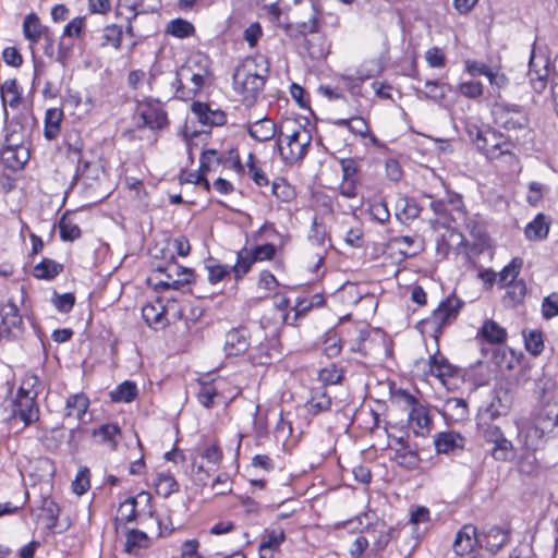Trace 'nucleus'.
Returning a JSON list of instances; mask_svg holds the SVG:
<instances>
[{
    "label": "nucleus",
    "instance_id": "19",
    "mask_svg": "<svg viewBox=\"0 0 558 558\" xmlns=\"http://www.w3.org/2000/svg\"><path fill=\"white\" fill-rule=\"evenodd\" d=\"M477 542H482V538L476 537V527L466 524L457 533L452 548L458 556H463L471 553Z\"/></svg>",
    "mask_w": 558,
    "mask_h": 558
},
{
    "label": "nucleus",
    "instance_id": "8",
    "mask_svg": "<svg viewBox=\"0 0 558 558\" xmlns=\"http://www.w3.org/2000/svg\"><path fill=\"white\" fill-rule=\"evenodd\" d=\"M464 302L454 294L449 295L440 302L437 308L433 311L425 323L429 325L437 336L441 333L442 329L450 325L459 315Z\"/></svg>",
    "mask_w": 558,
    "mask_h": 558
},
{
    "label": "nucleus",
    "instance_id": "9",
    "mask_svg": "<svg viewBox=\"0 0 558 558\" xmlns=\"http://www.w3.org/2000/svg\"><path fill=\"white\" fill-rule=\"evenodd\" d=\"M474 143L480 151L489 159H498L504 156L513 158L511 153L512 145L495 131H478Z\"/></svg>",
    "mask_w": 558,
    "mask_h": 558
},
{
    "label": "nucleus",
    "instance_id": "41",
    "mask_svg": "<svg viewBox=\"0 0 558 558\" xmlns=\"http://www.w3.org/2000/svg\"><path fill=\"white\" fill-rule=\"evenodd\" d=\"M396 208V217L403 223L417 218L421 213V208L416 205V203L408 198H400Z\"/></svg>",
    "mask_w": 558,
    "mask_h": 558
},
{
    "label": "nucleus",
    "instance_id": "40",
    "mask_svg": "<svg viewBox=\"0 0 558 558\" xmlns=\"http://www.w3.org/2000/svg\"><path fill=\"white\" fill-rule=\"evenodd\" d=\"M536 62L534 57L530 60L529 77L533 89L537 93H542L547 84L548 69L543 65L542 69H535Z\"/></svg>",
    "mask_w": 558,
    "mask_h": 558
},
{
    "label": "nucleus",
    "instance_id": "54",
    "mask_svg": "<svg viewBox=\"0 0 558 558\" xmlns=\"http://www.w3.org/2000/svg\"><path fill=\"white\" fill-rule=\"evenodd\" d=\"M526 294V286L524 281L519 280L508 286L506 300L511 306L521 303Z\"/></svg>",
    "mask_w": 558,
    "mask_h": 558
},
{
    "label": "nucleus",
    "instance_id": "52",
    "mask_svg": "<svg viewBox=\"0 0 558 558\" xmlns=\"http://www.w3.org/2000/svg\"><path fill=\"white\" fill-rule=\"evenodd\" d=\"M337 124L347 126L352 133L360 135L362 137H365L369 131L367 122L361 117L341 119L337 122Z\"/></svg>",
    "mask_w": 558,
    "mask_h": 558
},
{
    "label": "nucleus",
    "instance_id": "1",
    "mask_svg": "<svg viewBox=\"0 0 558 558\" xmlns=\"http://www.w3.org/2000/svg\"><path fill=\"white\" fill-rule=\"evenodd\" d=\"M269 75V62L263 54L246 57L234 70L233 88L242 102L253 106L265 87Z\"/></svg>",
    "mask_w": 558,
    "mask_h": 558
},
{
    "label": "nucleus",
    "instance_id": "11",
    "mask_svg": "<svg viewBox=\"0 0 558 558\" xmlns=\"http://www.w3.org/2000/svg\"><path fill=\"white\" fill-rule=\"evenodd\" d=\"M22 331L23 318L13 300L0 303V339H15Z\"/></svg>",
    "mask_w": 558,
    "mask_h": 558
},
{
    "label": "nucleus",
    "instance_id": "59",
    "mask_svg": "<svg viewBox=\"0 0 558 558\" xmlns=\"http://www.w3.org/2000/svg\"><path fill=\"white\" fill-rule=\"evenodd\" d=\"M542 315L545 319L558 316V292H553L543 300Z\"/></svg>",
    "mask_w": 558,
    "mask_h": 558
},
{
    "label": "nucleus",
    "instance_id": "35",
    "mask_svg": "<svg viewBox=\"0 0 558 558\" xmlns=\"http://www.w3.org/2000/svg\"><path fill=\"white\" fill-rule=\"evenodd\" d=\"M63 270V266L53 259L44 258L34 267L33 274L37 279L51 280Z\"/></svg>",
    "mask_w": 558,
    "mask_h": 558
},
{
    "label": "nucleus",
    "instance_id": "26",
    "mask_svg": "<svg viewBox=\"0 0 558 558\" xmlns=\"http://www.w3.org/2000/svg\"><path fill=\"white\" fill-rule=\"evenodd\" d=\"M142 315L146 324L151 328H163L168 324L165 306L160 302L143 306Z\"/></svg>",
    "mask_w": 558,
    "mask_h": 558
},
{
    "label": "nucleus",
    "instance_id": "22",
    "mask_svg": "<svg viewBox=\"0 0 558 558\" xmlns=\"http://www.w3.org/2000/svg\"><path fill=\"white\" fill-rule=\"evenodd\" d=\"M330 408L331 397L328 395L326 387H314L311 390V398L306 402L307 412L312 415H318L329 411Z\"/></svg>",
    "mask_w": 558,
    "mask_h": 558
},
{
    "label": "nucleus",
    "instance_id": "44",
    "mask_svg": "<svg viewBox=\"0 0 558 558\" xmlns=\"http://www.w3.org/2000/svg\"><path fill=\"white\" fill-rule=\"evenodd\" d=\"M120 434L117 424H104L99 428L94 429L93 437L98 438L101 444H108L111 448H116V436Z\"/></svg>",
    "mask_w": 558,
    "mask_h": 558
},
{
    "label": "nucleus",
    "instance_id": "16",
    "mask_svg": "<svg viewBox=\"0 0 558 558\" xmlns=\"http://www.w3.org/2000/svg\"><path fill=\"white\" fill-rule=\"evenodd\" d=\"M250 348L251 335L246 328H233L226 333L223 350L227 356H239Z\"/></svg>",
    "mask_w": 558,
    "mask_h": 558
},
{
    "label": "nucleus",
    "instance_id": "27",
    "mask_svg": "<svg viewBox=\"0 0 558 558\" xmlns=\"http://www.w3.org/2000/svg\"><path fill=\"white\" fill-rule=\"evenodd\" d=\"M425 89L418 90L420 97L432 100L436 104H442L446 99L448 92L451 90L449 84H444L438 81L427 80L424 83Z\"/></svg>",
    "mask_w": 558,
    "mask_h": 558
},
{
    "label": "nucleus",
    "instance_id": "28",
    "mask_svg": "<svg viewBox=\"0 0 558 558\" xmlns=\"http://www.w3.org/2000/svg\"><path fill=\"white\" fill-rule=\"evenodd\" d=\"M275 353L277 350L272 341L265 340L251 347L250 357L254 364L267 365L271 363Z\"/></svg>",
    "mask_w": 558,
    "mask_h": 558
},
{
    "label": "nucleus",
    "instance_id": "6",
    "mask_svg": "<svg viewBox=\"0 0 558 558\" xmlns=\"http://www.w3.org/2000/svg\"><path fill=\"white\" fill-rule=\"evenodd\" d=\"M492 117L496 125L507 129L517 130L527 125V116L520 107L515 104H508L504 100H496L492 105Z\"/></svg>",
    "mask_w": 558,
    "mask_h": 558
},
{
    "label": "nucleus",
    "instance_id": "23",
    "mask_svg": "<svg viewBox=\"0 0 558 558\" xmlns=\"http://www.w3.org/2000/svg\"><path fill=\"white\" fill-rule=\"evenodd\" d=\"M428 365L429 373L442 384H446V380L453 377L457 372L456 367L439 352L429 356Z\"/></svg>",
    "mask_w": 558,
    "mask_h": 558
},
{
    "label": "nucleus",
    "instance_id": "13",
    "mask_svg": "<svg viewBox=\"0 0 558 558\" xmlns=\"http://www.w3.org/2000/svg\"><path fill=\"white\" fill-rule=\"evenodd\" d=\"M10 411L12 420H21L24 426H27L39 418V409L36 404L34 395H20L10 402Z\"/></svg>",
    "mask_w": 558,
    "mask_h": 558
},
{
    "label": "nucleus",
    "instance_id": "20",
    "mask_svg": "<svg viewBox=\"0 0 558 558\" xmlns=\"http://www.w3.org/2000/svg\"><path fill=\"white\" fill-rule=\"evenodd\" d=\"M251 137L258 142H267L279 135V126L269 118H262L247 125Z\"/></svg>",
    "mask_w": 558,
    "mask_h": 558
},
{
    "label": "nucleus",
    "instance_id": "64",
    "mask_svg": "<svg viewBox=\"0 0 558 558\" xmlns=\"http://www.w3.org/2000/svg\"><path fill=\"white\" fill-rule=\"evenodd\" d=\"M425 60L430 68L440 69L446 65L445 53L438 47H433L425 52Z\"/></svg>",
    "mask_w": 558,
    "mask_h": 558
},
{
    "label": "nucleus",
    "instance_id": "45",
    "mask_svg": "<svg viewBox=\"0 0 558 558\" xmlns=\"http://www.w3.org/2000/svg\"><path fill=\"white\" fill-rule=\"evenodd\" d=\"M206 269L208 271V280L213 284L220 282L232 272L231 267L221 265L214 258L206 260Z\"/></svg>",
    "mask_w": 558,
    "mask_h": 558
},
{
    "label": "nucleus",
    "instance_id": "10",
    "mask_svg": "<svg viewBox=\"0 0 558 558\" xmlns=\"http://www.w3.org/2000/svg\"><path fill=\"white\" fill-rule=\"evenodd\" d=\"M242 170V165L238 153L218 151L217 149L204 150L199 158V172L207 174L208 172H217L219 168Z\"/></svg>",
    "mask_w": 558,
    "mask_h": 558
},
{
    "label": "nucleus",
    "instance_id": "42",
    "mask_svg": "<svg viewBox=\"0 0 558 558\" xmlns=\"http://www.w3.org/2000/svg\"><path fill=\"white\" fill-rule=\"evenodd\" d=\"M137 387L135 383L125 380L110 392V397L116 402H131L137 396Z\"/></svg>",
    "mask_w": 558,
    "mask_h": 558
},
{
    "label": "nucleus",
    "instance_id": "30",
    "mask_svg": "<svg viewBox=\"0 0 558 558\" xmlns=\"http://www.w3.org/2000/svg\"><path fill=\"white\" fill-rule=\"evenodd\" d=\"M63 111L59 108H50L45 114L44 135L48 141L57 138L61 130Z\"/></svg>",
    "mask_w": 558,
    "mask_h": 558
},
{
    "label": "nucleus",
    "instance_id": "61",
    "mask_svg": "<svg viewBox=\"0 0 558 558\" xmlns=\"http://www.w3.org/2000/svg\"><path fill=\"white\" fill-rule=\"evenodd\" d=\"M255 263L271 260L276 254V247L271 243H266L263 245H257L254 248L250 250Z\"/></svg>",
    "mask_w": 558,
    "mask_h": 558
},
{
    "label": "nucleus",
    "instance_id": "58",
    "mask_svg": "<svg viewBox=\"0 0 558 558\" xmlns=\"http://www.w3.org/2000/svg\"><path fill=\"white\" fill-rule=\"evenodd\" d=\"M483 84L478 81L462 82L458 86V92L470 99H476L483 95Z\"/></svg>",
    "mask_w": 558,
    "mask_h": 558
},
{
    "label": "nucleus",
    "instance_id": "51",
    "mask_svg": "<svg viewBox=\"0 0 558 558\" xmlns=\"http://www.w3.org/2000/svg\"><path fill=\"white\" fill-rule=\"evenodd\" d=\"M60 238L63 241H74L81 236L80 227L72 222L66 216H63L59 222Z\"/></svg>",
    "mask_w": 558,
    "mask_h": 558
},
{
    "label": "nucleus",
    "instance_id": "33",
    "mask_svg": "<svg viewBox=\"0 0 558 558\" xmlns=\"http://www.w3.org/2000/svg\"><path fill=\"white\" fill-rule=\"evenodd\" d=\"M154 485L156 488V493L163 498L169 497L171 494L178 492L179 489V484L175 481L174 476L170 473L165 472L156 474Z\"/></svg>",
    "mask_w": 558,
    "mask_h": 558
},
{
    "label": "nucleus",
    "instance_id": "25",
    "mask_svg": "<svg viewBox=\"0 0 558 558\" xmlns=\"http://www.w3.org/2000/svg\"><path fill=\"white\" fill-rule=\"evenodd\" d=\"M88 405L89 400L84 393L72 395L66 399L64 408V417L68 420L73 418L76 422H80L86 414Z\"/></svg>",
    "mask_w": 558,
    "mask_h": 558
},
{
    "label": "nucleus",
    "instance_id": "36",
    "mask_svg": "<svg viewBox=\"0 0 558 558\" xmlns=\"http://www.w3.org/2000/svg\"><path fill=\"white\" fill-rule=\"evenodd\" d=\"M391 241L399 247V251L403 257L415 256L423 248V245L418 239L410 235L396 236Z\"/></svg>",
    "mask_w": 558,
    "mask_h": 558
},
{
    "label": "nucleus",
    "instance_id": "5",
    "mask_svg": "<svg viewBox=\"0 0 558 558\" xmlns=\"http://www.w3.org/2000/svg\"><path fill=\"white\" fill-rule=\"evenodd\" d=\"M147 86L163 99L179 98L181 81L178 71H162L158 63H154L149 70Z\"/></svg>",
    "mask_w": 558,
    "mask_h": 558
},
{
    "label": "nucleus",
    "instance_id": "57",
    "mask_svg": "<svg viewBox=\"0 0 558 558\" xmlns=\"http://www.w3.org/2000/svg\"><path fill=\"white\" fill-rule=\"evenodd\" d=\"M286 534L282 529L267 531L266 536L262 542V550L265 548H270L274 551L278 550Z\"/></svg>",
    "mask_w": 558,
    "mask_h": 558
},
{
    "label": "nucleus",
    "instance_id": "21",
    "mask_svg": "<svg viewBox=\"0 0 558 558\" xmlns=\"http://www.w3.org/2000/svg\"><path fill=\"white\" fill-rule=\"evenodd\" d=\"M192 112L197 120L208 126H220L226 123V114L221 110H211L207 104L194 102Z\"/></svg>",
    "mask_w": 558,
    "mask_h": 558
},
{
    "label": "nucleus",
    "instance_id": "46",
    "mask_svg": "<svg viewBox=\"0 0 558 558\" xmlns=\"http://www.w3.org/2000/svg\"><path fill=\"white\" fill-rule=\"evenodd\" d=\"M522 265V259L513 258L511 263L504 267V269L498 274V283L501 287H506L515 282V278L518 277Z\"/></svg>",
    "mask_w": 558,
    "mask_h": 558
},
{
    "label": "nucleus",
    "instance_id": "29",
    "mask_svg": "<svg viewBox=\"0 0 558 558\" xmlns=\"http://www.w3.org/2000/svg\"><path fill=\"white\" fill-rule=\"evenodd\" d=\"M463 441V437L459 434L448 432L438 434L434 444L438 453H449L451 451L462 449Z\"/></svg>",
    "mask_w": 558,
    "mask_h": 558
},
{
    "label": "nucleus",
    "instance_id": "15",
    "mask_svg": "<svg viewBox=\"0 0 558 558\" xmlns=\"http://www.w3.org/2000/svg\"><path fill=\"white\" fill-rule=\"evenodd\" d=\"M29 159V149L26 145L3 143L0 151L1 163L12 170L17 171L24 168Z\"/></svg>",
    "mask_w": 558,
    "mask_h": 558
},
{
    "label": "nucleus",
    "instance_id": "37",
    "mask_svg": "<svg viewBox=\"0 0 558 558\" xmlns=\"http://www.w3.org/2000/svg\"><path fill=\"white\" fill-rule=\"evenodd\" d=\"M255 263L250 250L244 247L236 254V263L231 267L234 279L238 281L243 278L252 268Z\"/></svg>",
    "mask_w": 558,
    "mask_h": 558
},
{
    "label": "nucleus",
    "instance_id": "47",
    "mask_svg": "<svg viewBox=\"0 0 558 558\" xmlns=\"http://www.w3.org/2000/svg\"><path fill=\"white\" fill-rule=\"evenodd\" d=\"M493 432L497 433V438L493 439V442L495 444L492 450L493 456L497 460H507L512 449V444L504 437L499 427H494Z\"/></svg>",
    "mask_w": 558,
    "mask_h": 558
},
{
    "label": "nucleus",
    "instance_id": "4",
    "mask_svg": "<svg viewBox=\"0 0 558 558\" xmlns=\"http://www.w3.org/2000/svg\"><path fill=\"white\" fill-rule=\"evenodd\" d=\"M558 426V413L547 407L535 410L529 422L520 428V436L526 449L537 450L541 448L547 436Z\"/></svg>",
    "mask_w": 558,
    "mask_h": 558
},
{
    "label": "nucleus",
    "instance_id": "49",
    "mask_svg": "<svg viewBox=\"0 0 558 558\" xmlns=\"http://www.w3.org/2000/svg\"><path fill=\"white\" fill-rule=\"evenodd\" d=\"M167 33L178 38H185L194 33V26L185 20L175 19L168 24Z\"/></svg>",
    "mask_w": 558,
    "mask_h": 558
},
{
    "label": "nucleus",
    "instance_id": "62",
    "mask_svg": "<svg viewBox=\"0 0 558 558\" xmlns=\"http://www.w3.org/2000/svg\"><path fill=\"white\" fill-rule=\"evenodd\" d=\"M318 377L319 381L323 384L322 386L335 385L341 381L342 372L335 365H331L330 367L320 369Z\"/></svg>",
    "mask_w": 558,
    "mask_h": 558
},
{
    "label": "nucleus",
    "instance_id": "63",
    "mask_svg": "<svg viewBox=\"0 0 558 558\" xmlns=\"http://www.w3.org/2000/svg\"><path fill=\"white\" fill-rule=\"evenodd\" d=\"M271 191L272 194L282 202H288L293 196L292 187L282 179L272 182Z\"/></svg>",
    "mask_w": 558,
    "mask_h": 558
},
{
    "label": "nucleus",
    "instance_id": "12",
    "mask_svg": "<svg viewBox=\"0 0 558 558\" xmlns=\"http://www.w3.org/2000/svg\"><path fill=\"white\" fill-rule=\"evenodd\" d=\"M134 121L137 128L157 130L163 128L168 119L166 112L159 107V102H141L136 107Z\"/></svg>",
    "mask_w": 558,
    "mask_h": 558
},
{
    "label": "nucleus",
    "instance_id": "3",
    "mask_svg": "<svg viewBox=\"0 0 558 558\" xmlns=\"http://www.w3.org/2000/svg\"><path fill=\"white\" fill-rule=\"evenodd\" d=\"M317 9L313 0H294V8L291 9V16L294 19V25L298 32L303 35H313V39L318 40V45L305 38L306 50L312 59H322L326 56L327 49L324 46L323 38L317 35L318 20Z\"/></svg>",
    "mask_w": 558,
    "mask_h": 558
},
{
    "label": "nucleus",
    "instance_id": "14",
    "mask_svg": "<svg viewBox=\"0 0 558 558\" xmlns=\"http://www.w3.org/2000/svg\"><path fill=\"white\" fill-rule=\"evenodd\" d=\"M181 81V93L179 99L187 100L196 96L204 86L206 74L196 73L190 65H183L179 69Z\"/></svg>",
    "mask_w": 558,
    "mask_h": 558
},
{
    "label": "nucleus",
    "instance_id": "48",
    "mask_svg": "<svg viewBox=\"0 0 558 558\" xmlns=\"http://www.w3.org/2000/svg\"><path fill=\"white\" fill-rule=\"evenodd\" d=\"M148 537L146 533L140 530H130L126 534L125 550L129 554L135 553L137 549L146 547Z\"/></svg>",
    "mask_w": 558,
    "mask_h": 558
},
{
    "label": "nucleus",
    "instance_id": "43",
    "mask_svg": "<svg viewBox=\"0 0 558 558\" xmlns=\"http://www.w3.org/2000/svg\"><path fill=\"white\" fill-rule=\"evenodd\" d=\"M481 335L490 343H501L506 339V330L494 320H486L482 328Z\"/></svg>",
    "mask_w": 558,
    "mask_h": 558
},
{
    "label": "nucleus",
    "instance_id": "17",
    "mask_svg": "<svg viewBox=\"0 0 558 558\" xmlns=\"http://www.w3.org/2000/svg\"><path fill=\"white\" fill-rule=\"evenodd\" d=\"M409 426L416 436H427L433 428L429 407L420 402L409 412Z\"/></svg>",
    "mask_w": 558,
    "mask_h": 558
},
{
    "label": "nucleus",
    "instance_id": "2",
    "mask_svg": "<svg viewBox=\"0 0 558 558\" xmlns=\"http://www.w3.org/2000/svg\"><path fill=\"white\" fill-rule=\"evenodd\" d=\"M311 143L310 130L295 119H287L279 125L276 148L286 165L301 161L306 156Z\"/></svg>",
    "mask_w": 558,
    "mask_h": 558
},
{
    "label": "nucleus",
    "instance_id": "56",
    "mask_svg": "<svg viewBox=\"0 0 558 558\" xmlns=\"http://www.w3.org/2000/svg\"><path fill=\"white\" fill-rule=\"evenodd\" d=\"M86 27L84 16L72 19L63 28L62 37L80 38Z\"/></svg>",
    "mask_w": 558,
    "mask_h": 558
},
{
    "label": "nucleus",
    "instance_id": "39",
    "mask_svg": "<svg viewBox=\"0 0 558 558\" xmlns=\"http://www.w3.org/2000/svg\"><path fill=\"white\" fill-rule=\"evenodd\" d=\"M2 104L15 108L21 101V93L19 90L16 80H8L0 86Z\"/></svg>",
    "mask_w": 558,
    "mask_h": 558
},
{
    "label": "nucleus",
    "instance_id": "24",
    "mask_svg": "<svg viewBox=\"0 0 558 558\" xmlns=\"http://www.w3.org/2000/svg\"><path fill=\"white\" fill-rule=\"evenodd\" d=\"M480 538L485 542V548L489 553L496 554L508 543L509 532L499 526H490L480 535Z\"/></svg>",
    "mask_w": 558,
    "mask_h": 558
},
{
    "label": "nucleus",
    "instance_id": "50",
    "mask_svg": "<svg viewBox=\"0 0 558 558\" xmlns=\"http://www.w3.org/2000/svg\"><path fill=\"white\" fill-rule=\"evenodd\" d=\"M122 40V29L117 25H108L102 29L101 46H111L119 49Z\"/></svg>",
    "mask_w": 558,
    "mask_h": 558
},
{
    "label": "nucleus",
    "instance_id": "53",
    "mask_svg": "<svg viewBox=\"0 0 558 558\" xmlns=\"http://www.w3.org/2000/svg\"><path fill=\"white\" fill-rule=\"evenodd\" d=\"M525 349L533 355H538L544 349L543 336L539 330L524 332Z\"/></svg>",
    "mask_w": 558,
    "mask_h": 558
},
{
    "label": "nucleus",
    "instance_id": "55",
    "mask_svg": "<svg viewBox=\"0 0 558 558\" xmlns=\"http://www.w3.org/2000/svg\"><path fill=\"white\" fill-rule=\"evenodd\" d=\"M396 460L400 465L410 470L415 469L418 465L417 453L413 450H410L408 447L396 450Z\"/></svg>",
    "mask_w": 558,
    "mask_h": 558
},
{
    "label": "nucleus",
    "instance_id": "31",
    "mask_svg": "<svg viewBox=\"0 0 558 558\" xmlns=\"http://www.w3.org/2000/svg\"><path fill=\"white\" fill-rule=\"evenodd\" d=\"M549 232V222L544 214H538L526 225L524 233L529 240L542 241L547 238Z\"/></svg>",
    "mask_w": 558,
    "mask_h": 558
},
{
    "label": "nucleus",
    "instance_id": "60",
    "mask_svg": "<svg viewBox=\"0 0 558 558\" xmlns=\"http://www.w3.org/2000/svg\"><path fill=\"white\" fill-rule=\"evenodd\" d=\"M391 400L398 405L410 408V410L421 402L404 389H397L391 391Z\"/></svg>",
    "mask_w": 558,
    "mask_h": 558
},
{
    "label": "nucleus",
    "instance_id": "18",
    "mask_svg": "<svg viewBox=\"0 0 558 558\" xmlns=\"http://www.w3.org/2000/svg\"><path fill=\"white\" fill-rule=\"evenodd\" d=\"M24 37L31 45L37 44L41 37L51 41V34L47 26L40 23L39 17L35 13L25 16L23 22Z\"/></svg>",
    "mask_w": 558,
    "mask_h": 558
},
{
    "label": "nucleus",
    "instance_id": "34",
    "mask_svg": "<svg viewBox=\"0 0 558 558\" xmlns=\"http://www.w3.org/2000/svg\"><path fill=\"white\" fill-rule=\"evenodd\" d=\"M138 498L149 499L148 494L141 493L137 497H130L121 502L119 507V515L116 518V522L129 523L133 522L136 518V505Z\"/></svg>",
    "mask_w": 558,
    "mask_h": 558
},
{
    "label": "nucleus",
    "instance_id": "38",
    "mask_svg": "<svg viewBox=\"0 0 558 558\" xmlns=\"http://www.w3.org/2000/svg\"><path fill=\"white\" fill-rule=\"evenodd\" d=\"M59 512L60 509L53 499L43 498L40 517L45 520L47 529L53 531L57 527Z\"/></svg>",
    "mask_w": 558,
    "mask_h": 558
},
{
    "label": "nucleus",
    "instance_id": "32",
    "mask_svg": "<svg viewBox=\"0 0 558 558\" xmlns=\"http://www.w3.org/2000/svg\"><path fill=\"white\" fill-rule=\"evenodd\" d=\"M192 277H193V270L190 268L183 267L180 271V277H177V279H174L172 281H163L162 279H158L153 282L151 278H149L148 281L154 286L155 290H157V291L168 290V289L180 290L185 284L191 282Z\"/></svg>",
    "mask_w": 558,
    "mask_h": 558
},
{
    "label": "nucleus",
    "instance_id": "7",
    "mask_svg": "<svg viewBox=\"0 0 558 558\" xmlns=\"http://www.w3.org/2000/svg\"><path fill=\"white\" fill-rule=\"evenodd\" d=\"M5 122L3 126V143L26 145V140L33 129L35 119L28 112H20L11 120L8 119V111L4 109Z\"/></svg>",
    "mask_w": 558,
    "mask_h": 558
}]
</instances>
